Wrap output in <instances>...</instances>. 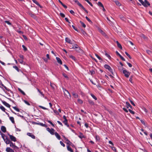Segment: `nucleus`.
<instances>
[{
  "instance_id": "nucleus-43",
  "label": "nucleus",
  "mask_w": 152,
  "mask_h": 152,
  "mask_svg": "<svg viewBox=\"0 0 152 152\" xmlns=\"http://www.w3.org/2000/svg\"><path fill=\"white\" fill-rule=\"evenodd\" d=\"M22 47L23 49V50L24 51H26L27 50V48L25 47V46L23 45H22Z\"/></svg>"
},
{
  "instance_id": "nucleus-42",
  "label": "nucleus",
  "mask_w": 152,
  "mask_h": 152,
  "mask_svg": "<svg viewBox=\"0 0 152 152\" xmlns=\"http://www.w3.org/2000/svg\"><path fill=\"white\" fill-rule=\"evenodd\" d=\"M95 138L96 141H99V140L100 138L99 137V136L98 135H96L95 137Z\"/></svg>"
},
{
  "instance_id": "nucleus-12",
  "label": "nucleus",
  "mask_w": 152,
  "mask_h": 152,
  "mask_svg": "<svg viewBox=\"0 0 152 152\" xmlns=\"http://www.w3.org/2000/svg\"><path fill=\"white\" fill-rule=\"evenodd\" d=\"M65 41H66V42L70 44H72L71 40L68 37H66L65 38Z\"/></svg>"
},
{
  "instance_id": "nucleus-40",
  "label": "nucleus",
  "mask_w": 152,
  "mask_h": 152,
  "mask_svg": "<svg viewBox=\"0 0 152 152\" xmlns=\"http://www.w3.org/2000/svg\"><path fill=\"white\" fill-rule=\"evenodd\" d=\"M125 53L130 59H131L132 58L126 52H125Z\"/></svg>"
},
{
  "instance_id": "nucleus-19",
  "label": "nucleus",
  "mask_w": 152,
  "mask_h": 152,
  "mask_svg": "<svg viewBox=\"0 0 152 152\" xmlns=\"http://www.w3.org/2000/svg\"><path fill=\"white\" fill-rule=\"evenodd\" d=\"M116 43L117 44V45L118 48H119L121 49H122V47L121 45L119 43V42L118 41H117L116 42Z\"/></svg>"
},
{
  "instance_id": "nucleus-45",
  "label": "nucleus",
  "mask_w": 152,
  "mask_h": 152,
  "mask_svg": "<svg viewBox=\"0 0 152 152\" xmlns=\"http://www.w3.org/2000/svg\"><path fill=\"white\" fill-rule=\"evenodd\" d=\"M81 8L87 13H88V11L84 8L83 6L81 7Z\"/></svg>"
},
{
  "instance_id": "nucleus-15",
  "label": "nucleus",
  "mask_w": 152,
  "mask_h": 152,
  "mask_svg": "<svg viewBox=\"0 0 152 152\" xmlns=\"http://www.w3.org/2000/svg\"><path fill=\"white\" fill-rule=\"evenodd\" d=\"M57 62L60 64H62V62L61 59L58 57H56V58Z\"/></svg>"
},
{
  "instance_id": "nucleus-31",
  "label": "nucleus",
  "mask_w": 152,
  "mask_h": 152,
  "mask_svg": "<svg viewBox=\"0 0 152 152\" xmlns=\"http://www.w3.org/2000/svg\"><path fill=\"white\" fill-rule=\"evenodd\" d=\"M63 123L66 125L68 127L69 126V125L67 124V120H64L63 121Z\"/></svg>"
},
{
  "instance_id": "nucleus-27",
  "label": "nucleus",
  "mask_w": 152,
  "mask_h": 152,
  "mask_svg": "<svg viewBox=\"0 0 152 152\" xmlns=\"http://www.w3.org/2000/svg\"><path fill=\"white\" fill-rule=\"evenodd\" d=\"M69 57L70 58H72L74 61H75L76 60V59L72 55H70L69 56Z\"/></svg>"
},
{
  "instance_id": "nucleus-22",
  "label": "nucleus",
  "mask_w": 152,
  "mask_h": 152,
  "mask_svg": "<svg viewBox=\"0 0 152 152\" xmlns=\"http://www.w3.org/2000/svg\"><path fill=\"white\" fill-rule=\"evenodd\" d=\"M126 106L127 107V108H128L129 107H130L131 108H132V106L128 102H126Z\"/></svg>"
},
{
  "instance_id": "nucleus-48",
  "label": "nucleus",
  "mask_w": 152,
  "mask_h": 152,
  "mask_svg": "<svg viewBox=\"0 0 152 152\" xmlns=\"http://www.w3.org/2000/svg\"><path fill=\"white\" fill-rule=\"evenodd\" d=\"M86 18L89 22L92 23L91 21L87 16L86 17Z\"/></svg>"
},
{
  "instance_id": "nucleus-1",
  "label": "nucleus",
  "mask_w": 152,
  "mask_h": 152,
  "mask_svg": "<svg viewBox=\"0 0 152 152\" xmlns=\"http://www.w3.org/2000/svg\"><path fill=\"white\" fill-rule=\"evenodd\" d=\"M141 4L145 7H147L148 6H149L150 5V3L146 0H145L144 2L143 1Z\"/></svg>"
},
{
  "instance_id": "nucleus-41",
  "label": "nucleus",
  "mask_w": 152,
  "mask_h": 152,
  "mask_svg": "<svg viewBox=\"0 0 152 152\" xmlns=\"http://www.w3.org/2000/svg\"><path fill=\"white\" fill-rule=\"evenodd\" d=\"M10 145V146L12 148L14 146V144L11 141L10 142V143H9Z\"/></svg>"
},
{
  "instance_id": "nucleus-17",
  "label": "nucleus",
  "mask_w": 152,
  "mask_h": 152,
  "mask_svg": "<svg viewBox=\"0 0 152 152\" xmlns=\"http://www.w3.org/2000/svg\"><path fill=\"white\" fill-rule=\"evenodd\" d=\"M74 1L75 3H76L77 4L81 7L83 6V5L79 3V1L77 0H74Z\"/></svg>"
},
{
  "instance_id": "nucleus-63",
  "label": "nucleus",
  "mask_w": 152,
  "mask_h": 152,
  "mask_svg": "<svg viewBox=\"0 0 152 152\" xmlns=\"http://www.w3.org/2000/svg\"><path fill=\"white\" fill-rule=\"evenodd\" d=\"M130 102L132 105H133L134 106H135V104L132 101L130 100Z\"/></svg>"
},
{
  "instance_id": "nucleus-20",
  "label": "nucleus",
  "mask_w": 152,
  "mask_h": 152,
  "mask_svg": "<svg viewBox=\"0 0 152 152\" xmlns=\"http://www.w3.org/2000/svg\"><path fill=\"white\" fill-rule=\"evenodd\" d=\"M10 120L14 124L15 123L14 118L13 117H9Z\"/></svg>"
},
{
  "instance_id": "nucleus-49",
  "label": "nucleus",
  "mask_w": 152,
  "mask_h": 152,
  "mask_svg": "<svg viewBox=\"0 0 152 152\" xmlns=\"http://www.w3.org/2000/svg\"><path fill=\"white\" fill-rule=\"evenodd\" d=\"M60 15L62 18H64L65 16L64 14L62 13H60Z\"/></svg>"
},
{
  "instance_id": "nucleus-18",
  "label": "nucleus",
  "mask_w": 152,
  "mask_h": 152,
  "mask_svg": "<svg viewBox=\"0 0 152 152\" xmlns=\"http://www.w3.org/2000/svg\"><path fill=\"white\" fill-rule=\"evenodd\" d=\"M35 3V4H36L37 5L39 6L40 7L42 8V7H41L39 4L36 0H32Z\"/></svg>"
},
{
  "instance_id": "nucleus-57",
  "label": "nucleus",
  "mask_w": 152,
  "mask_h": 152,
  "mask_svg": "<svg viewBox=\"0 0 152 152\" xmlns=\"http://www.w3.org/2000/svg\"><path fill=\"white\" fill-rule=\"evenodd\" d=\"M5 22L7 23V24L9 25H11V23L8 21H5Z\"/></svg>"
},
{
  "instance_id": "nucleus-36",
  "label": "nucleus",
  "mask_w": 152,
  "mask_h": 152,
  "mask_svg": "<svg viewBox=\"0 0 152 152\" xmlns=\"http://www.w3.org/2000/svg\"><path fill=\"white\" fill-rule=\"evenodd\" d=\"M38 125H40L42 126H44V127H46L47 126L45 124H44L43 123H39V124H38Z\"/></svg>"
},
{
  "instance_id": "nucleus-5",
  "label": "nucleus",
  "mask_w": 152,
  "mask_h": 152,
  "mask_svg": "<svg viewBox=\"0 0 152 152\" xmlns=\"http://www.w3.org/2000/svg\"><path fill=\"white\" fill-rule=\"evenodd\" d=\"M64 95L67 98H69V97H70V94L69 92L67 90L65 89L64 91Z\"/></svg>"
},
{
  "instance_id": "nucleus-55",
  "label": "nucleus",
  "mask_w": 152,
  "mask_h": 152,
  "mask_svg": "<svg viewBox=\"0 0 152 152\" xmlns=\"http://www.w3.org/2000/svg\"><path fill=\"white\" fill-rule=\"evenodd\" d=\"M72 95L75 98L77 97V95L76 93H73L72 94Z\"/></svg>"
},
{
  "instance_id": "nucleus-61",
  "label": "nucleus",
  "mask_w": 152,
  "mask_h": 152,
  "mask_svg": "<svg viewBox=\"0 0 152 152\" xmlns=\"http://www.w3.org/2000/svg\"><path fill=\"white\" fill-rule=\"evenodd\" d=\"M146 52L148 54H150L151 53V52L150 50H147Z\"/></svg>"
},
{
  "instance_id": "nucleus-33",
  "label": "nucleus",
  "mask_w": 152,
  "mask_h": 152,
  "mask_svg": "<svg viewBox=\"0 0 152 152\" xmlns=\"http://www.w3.org/2000/svg\"><path fill=\"white\" fill-rule=\"evenodd\" d=\"M91 96L95 100H96L97 99V98L93 94H91Z\"/></svg>"
},
{
  "instance_id": "nucleus-37",
  "label": "nucleus",
  "mask_w": 152,
  "mask_h": 152,
  "mask_svg": "<svg viewBox=\"0 0 152 152\" xmlns=\"http://www.w3.org/2000/svg\"><path fill=\"white\" fill-rule=\"evenodd\" d=\"M79 137L81 139H82L84 137V136L83 135L82 133H80V135L79 136Z\"/></svg>"
},
{
  "instance_id": "nucleus-11",
  "label": "nucleus",
  "mask_w": 152,
  "mask_h": 152,
  "mask_svg": "<svg viewBox=\"0 0 152 152\" xmlns=\"http://www.w3.org/2000/svg\"><path fill=\"white\" fill-rule=\"evenodd\" d=\"M2 102L3 104L5 105L6 106L10 108V105L8 103H7L6 102L4 101H2Z\"/></svg>"
},
{
  "instance_id": "nucleus-4",
  "label": "nucleus",
  "mask_w": 152,
  "mask_h": 152,
  "mask_svg": "<svg viewBox=\"0 0 152 152\" xmlns=\"http://www.w3.org/2000/svg\"><path fill=\"white\" fill-rule=\"evenodd\" d=\"M47 130L52 135L54 134V132L55 131V130L54 129H50L49 128H47Z\"/></svg>"
},
{
  "instance_id": "nucleus-23",
  "label": "nucleus",
  "mask_w": 152,
  "mask_h": 152,
  "mask_svg": "<svg viewBox=\"0 0 152 152\" xmlns=\"http://www.w3.org/2000/svg\"><path fill=\"white\" fill-rule=\"evenodd\" d=\"M18 90L23 95H25V94L22 90H21L20 88H18Z\"/></svg>"
},
{
  "instance_id": "nucleus-25",
  "label": "nucleus",
  "mask_w": 152,
  "mask_h": 152,
  "mask_svg": "<svg viewBox=\"0 0 152 152\" xmlns=\"http://www.w3.org/2000/svg\"><path fill=\"white\" fill-rule=\"evenodd\" d=\"M67 149L68 151H69L71 152H73V151L72 149L69 146H67Z\"/></svg>"
},
{
  "instance_id": "nucleus-3",
  "label": "nucleus",
  "mask_w": 152,
  "mask_h": 152,
  "mask_svg": "<svg viewBox=\"0 0 152 152\" xmlns=\"http://www.w3.org/2000/svg\"><path fill=\"white\" fill-rule=\"evenodd\" d=\"M123 72L126 77H128L130 74V73L126 70H123Z\"/></svg>"
},
{
  "instance_id": "nucleus-30",
  "label": "nucleus",
  "mask_w": 152,
  "mask_h": 152,
  "mask_svg": "<svg viewBox=\"0 0 152 152\" xmlns=\"http://www.w3.org/2000/svg\"><path fill=\"white\" fill-rule=\"evenodd\" d=\"M120 18L122 20L125 21L126 20V18L122 15H120Z\"/></svg>"
},
{
  "instance_id": "nucleus-6",
  "label": "nucleus",
  "mask_w": 152,
  "mask_h": 152,
  "mask_svg": "<svg viewBox=\"0 0 152 152\" xmlns=\"http://www.w3.org/2000/svg\"><path fill=\"white\" fill-rule=\"evenodd\" d=\"M72 48H77L78 49V50H76V51H78L80 53V52H83V50H82L80 48H79L78 47V46L77 45H75V46L74 47H73Z\"/></svg>"
},
{
  "instance_id": "nucleus-50",
  "label": "nucleus",
  "mask_w": 152,
  "mask_h": 152,
  "mask_svg": "<svg viewBox=\"0 0 152 152\" xmlns=\"http://www.w3.org/2000/svg\"><path fill=\"white\" fill-rule=\"evenodd\" d=\"M77 101L80 104H82L83 103L82 101L80 99H78Z\"/></svg>"
},
{
  "instance_id": "nucleus-29",
  "label": "nucleus",
  "mask_w": 152,
  "mask_h": 152,
  "mask_svg": "<svg viewBox=\"0 0 152 152\" xmlns=\"http://www.w3.org/2000/svg\"><path fill=\"white\" fill-rule=\"evenodd\" d=\"M100 32L104 36H107L105 33L104 32H103L102 30H100Z\"/></svg>"
},
{
  "instance_id": "nucleus-44",
  "label": "nucleus",
  "mask_w": 152,
  "mask_h": 152,
  "mask_svg": "<svg viewBox=\"0 0 152 152\" xmlns=\"http://www.w3.org/2000/svg\"><path fill=\"white\" fill-rule=\"evenodd\" d=\"M85 1H87L91 6H93V4H92L88 0H85Z\"/></svg>"
},
{
  "instance_id": "nucleus-56",
  "label": "nucleus",
  "mask_w": 152,
  "mask_h": 152,
  "mask_svg": "<svg viewBox=\"0 0 152 152\" xmlns=\"http://www.w3.org/2000/svg\"><path fill=\"white\" fill-rule=\"evenodd\" d=\"M12 148L14 149H17L18 148V147L16 146L15 145H14V146L12 147Z\"/></svg>"
},
{
  "instance_id": "nucleus-10",
  "label": "nucleus",
  "mask_w": 152,
  "mask_h": 152,
  "mask_svg": "<svg viewBox=\"0 0 152 152\" xmlns=\"http://www.w3.org/2000/svg\"><path fill=\"white\" fill-rule=\"evenodd\" d=\"M27 135L31 137L33 139H35V136L32 133H27Z\"/></svg>"
},
{
  "instance_id": "nucleus-58",
  "label": "nucleus",
  "mask_w": 152,
  "mask_h": 152,
  "mask_svg": "<svg viewBox=\"0 0 152 152\" xmlns=\"http://www.w3.org/2000/svg\"><path fill=\"white\" fill-rule=\"evenodd\" d=\"M105 56H107L109 58H111L109 54H108L107 53H106L105 54Z\"/></svg>"
},
{
  "instance_id": "nucleus-35",
  "label": "nucleus",
  "mask_w": 152,
  "mask_h": 152,
  "mask_svg": "<svg viewBox=\"0 0 152 152\" xmlns=\"http://www.w3.org/2000/svg\"><path fill=\"white\" fill-rule=\"evenodd\" d=\"M80 23L81 25L83 27L85 28V27H86V25L83 22L81 21H80Z\"/></svg>"
},
{
  "instance_id": "nucleus-60",
  "label": "nucleus",
  "mask_w": 152,
  "mask_h": 152,
  "mask_svg": "<svg viewBox=\"0 0 152 152\" xmlns=\"http://www.w3.org/2000/svg\"><path fill=\"white\" fill-rule=\"evenodd\" d=\"M127 64L129 66V67H132V65L129 62H127Z\"/></svg>"
},
{
  "instance_id": "nucleus-46",
  "label": "nucleus",
  "mask_w": 152,
  "mask_h": 152,
  "mask_svg": "<svg viewBox=\"0 0 152 152\" xmlns=\"http://www.w3.org/2000/svg\"><path fill=\"white\" fill-rule=\"evenodd\" d=\"M13 107L14 108V109L15 110L17 111H18V112L19 111V110L18 108L16 107Z\"/></svg>"
},
{
  "instance_id": "nucleus-28",
  "label": "nucleus",
  "mask_w": 152,
  "mask_h": 152,
  "mask_svg": "<svg viewBox=\"0 0 152 152\" xmlns=\"http://www.w3.org/2000/svg\"><path fill=\"white\" fill-rule=\"evenodd\" d=\"M95 55L98 58V59L99 60L101 61H102V58L100 56H99L98 55H97V54H95Z\"/></svg>"
},
{
  "instance_id": "nucleus-54",
  "label": "nucleus",
  "mask_w": 152,
  "mask_h": 152,
  "mask_svg": "<svg viewBox=\"0 0 152 152\" xmlns=\"http://www.w3.org/2000/svg\"><path fill=\"white\" fill-rule=\"evenodd\" d=\"M24 102L26 104H27L28 105H30V104L29 103L28 101H27L25 100H24Z\"/></svg>"
},
{
  "instance_id": "nucleus-62",
  "label": "nucleus",
  "mask_w": 152,
  "mask_h": 152,
  "mask_svg": "<svg viewBox=\"0 0 152 152\" xmlns=\"http://www.w3.org/2000/svg\"><path fill=\"white\" fill-rule=\"evenodd\" d=\"M70 12L72 14L74 15L75 14L74 12L72 10H71L70 11Z\"/></svg>"
},
{
  "instance_id": "nucleus-13",
  "label": "nucleus",
  "mask_w": 152,
  "mask_h": 152,
  "mask_svg": "<svg viewBox=\"0 0 152 152\" xmlns=\"http://www.w3.org/2000/svg\"><path fill=\"white\" fill-rule=\"evenodd\" d=\"M64 139L67 141L66 143L67 144H69V145H71L72 144V142H71L68 139L66 138L65 137H64Z\"/></svg>"
},
{
  "instance_id": "nucleus-9",
  "label": "nucleus",
  "mask_w": 152,
  "mask_h": 152,
  "mask_svg": "<svg viewBox=\"0 0 152 152\" xmlns=\"http://www.w3.org/2000/svg\"><path fill=\"white\" fill-rule=\"evenodd\" d=\"M6 151L7 152H15L14 150L10 147L6 148Z\"/></svg>"
},
{
  "instance_id": "nucleus-47",
  "label": "nucleus",
  "mask_w": 152,
  "mask_h": 152,
  "mask_svg": "<svg viewBox=\"0 0 152 152\" xmlns=\"http://www.w3.org/2000/svg\"><path fill=\"white\" fill-rule=\"evenodd\" d=\"M129 112H130V113L133 114H134L135 113L134 112V111H133L131 110L130 109H129Z\"/></svg>"
},
{
  "instance_id": "nucleus-7",
  "label": "nucleus",
  "mask_w": 152,
  "mask_h": 152,
  "mask_svg": "<svg viewBox=\"0 0 152 152\" xmlns=\"http://www.w3.org/2000/svg\"><path fill=\"white\" fill-rule=\"evenodd\" d=\"M9 135L10 137V138L11 141L14 142H15L16 141V138L14 136L10 134H9Z\"/></svg>"
},
{
  "instance_id": "nucleus-32",
  "label": "nucleus",
  "mask_w": 152,
  "mask_h": 152,
  "mask_svg": "<svg viewBox=\"0 0 152 152\" xmlns=\"http://www.w3.org/2000/svg\"><path fill=\"white\" fill-rule=\"evenodd\" d=\"M62 75L65 78H66L67 79H68L69 78H68V76L66 74L63 73H62Z\"/></svg>"
},
{
  "instance_id": "nucleus-52",
  "label": "nucleus",
  "mask_w": 152,
  "mask_h": 152,
  "mask_svg": "<svg viewBox=\"0 0 152 152\" xmlns=\"http://www.w3.org/2000/svg\"><path fill=\"white\" fill-rule=\"evenodd\" d=\"M39 107H40V108H42V109H44V110H47L48 109L47 108H46L45 107H43L42 106H41L39 105Z\"/></svg>"
},
{
  "instance_id": "nucleus-34",
  "label": "nucleus",
  "mask_w": 152,
  "mask_h": 152,
  "mask_svg": "<svg viewBox=\"0 0 152 152\" xmlns=\"http://www.w3.org/2000/svg\"><path fill=\"white\" fill-rule=\"evenodd\" d=\"M97 4L98 5L101 7H103V5L100 2H99Z\"/></svg>"
},
{
  "instance_id": "nucleus-21",
  "label": "nucleus",
  "mask_w": 152,
  "mask_h": 152,
  "mask_svg": "<svg viewBox=\"0 0 152 152\" xmlns=\"http://www.w3.org/2000/svg\"><path fill=\"white\" fill-rule=\"evenodd\" d=\"M13 68L15 69L18 72H19L20 71L21 72H22V71L20 69H19L18 67L17 66H13Z\"/></svg>"
},
{
  "instance_id": "nucleus-8",
  "label": "nucleus",
  "mask_w": 152,
  "mask_h": 152,
  "mask_svg": "<svg viewBox=\"0 0 152 152\" xmlns=\"http://www.w3.org/2000/svg\"><path fill=\"white\" fill-rule=\"evenodd\" d=\"M4 140L5 142L7 144H8L10 143V142L11 141L6 136H5V138L4 139Z\"/></svg>"
},
{
  "instance_id": "nucleus-2",
  "label": "nucleus",
  "mask_w": 152,
  "mask_h": 152,
  "mask_svg": "<svg viewBox=\"0 0 152 152\" xmlns=\"http://www.w3.org/2000/svg\"><path fill=\"white\" fill-rule=\"evenodd\" d=\"M104 67L105 69H108L113 75V70L107 64H105L104 65Z\"/></svg>"
},
{
  "instance_id": "nucleus-26",
  "label": "nucleus",
  "mask_w": 152,
  "mask_h": 152,
  "mask_svg": "<svg viewBox=\"0 0 152 152\" xmlns=\"http://www.w3.org/2000/svg\"><path fill=\"white\" fill-rule=\"evenodd\" d=\"M88 102L91 105H93L94 104V102L92 100L90 99L88 100Z\"/></svg>"
},
{
  "instance_id": "nucleus-59",
  "label": "nucleus",
  "mask_w": 152,
  "mask_h": 152,
  "mask_svg": "<svg viewBox=\"0 0 152 152\" xmlns=\"http://www.w3.org/2000/svg\"><path fill=\"white\" fill-rule=\"evenodd\" d=\"M120 58L123 61H125V59L121 56H120Z\"/></svg>"
},
{
  "instance_id": "nucleus-53",
  "label": "nucleus",
  "mask_w": 152,
  "mask_h": 152,
  "mask_svg": "<svg viewBox=\"0 0 152 152\" xmlns=\"http://www.w3.org/2000/svg\"><path fill=\"white\" fill-rule=\"evenodd\" d=\"M60 143L61 145L63 147H64L65 146V144L61 141L60 142Z\"/></svg>"
},
{
  "instance_id": "nucleus-24",
  "label": "nucleus",
  "mask_w": 152,
  "mask_h": 152,
  "mask_svg": "<svg viewBox=\"0 0 152 152\" xmlns=\"http://www.w3.org/2000/svg\"><path fill=\"white\" fill-rule=\"evenodd\" d=\"M0 109L3 111L5 112L6 109L3 106H0Z\"/></svg>"
},
{
  "instance_id": "nucleus-64",
  "label": "nucleus",
  "mask_w": 152,
  "mask_h": 152,
  "mask_svg": "<svg viewBox=\"0 0 152 152\" xmlns=\"http://www.w3.org/2000/svg\"><path fill=\"white\" fill-rule=\"evenodd\" d=\"M123 110H124L126 112V113H128V110L125 108H123Z\"/></svg>"
},
{
  "instance_id": "nucleus-14",
  "label": "nucleus",
  "mask_w": 152,
  "mask_h": 152,
  "mask_svg": "<svg viewBox=\"0 0 152 152\" xmlns=\"http://www.w3.org/2000/svg\"><path fill=\"white\" fill-rule=\"evenodd\" d=\"M54 134L57 137V138L58 140H60L61 139V137L59 135L57 132H55L54 133Z\"/></svg>"
},
{
  "instance_id": "nucleus-39",
  "label": "nucleus",
  "mask_w": 152,
  "mask_h": 152,
  "mask_svg": "<svg viewBox=\"0 0 152 152\" xmlns=\"http://www.w3.org/2000/svg\"><path fill=\"white\" fill-rule=\"evenodd\" d=\"M0 132L1 134V135L2 138L4 139L5 138V136H5V135L4 134H3V133H2L0 131Z\"/></svg>"
},
{
  "instance_id": "nucleus-38",
  "label": "nucleus",
  "mask_w": 152,
  "mask_h": 152,
  "mask_svg": "<svg viewBox=\"0 0 152 152\" xmlns=\"http://www.w3.org/2000/svg\"><path fill=\"white\" fill-rule=\"evenodd\" d=\"M38 91L39 93L43 96L44 97V94H43L42 92H41L39 89L37 88Z\"/></svg>"
},
{
  "instance_id": "nucleus-51",
  "label": "nucleus",
  "mask_w": 152,
  "mask_h": 152,
  "mask_svg": "<svg viewBox=\"0 0 152 152\" xmlns=\"http://www.w3.org/2000/svg\"><path fill=\"white\" fill-rule=\"evenodd\" d=\"M18 61L21 64H22L23 62V59H18Z\"/></svg>"
},
{
  "instance_id": "nucleus-16",
  "label": "nucleus",
  "mask_w": 152,
  "mask_h": 152,
  "mask_svg": "<svg viewBox=\"0 0 152 152\" xmlns=\"http://www.w3.org/2000/svg\"><path fill=\"white\" fill-rule=\"evenodd\" d=\"M1 130L4 132H6V131L5 127L4 126H1Z\"/></svg>"
}]
</instances>
